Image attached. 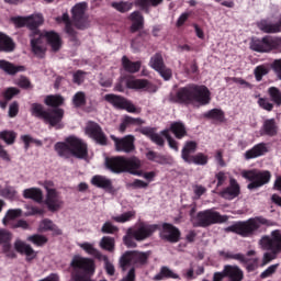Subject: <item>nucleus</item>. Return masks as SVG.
<instances>
[{
    "instance_id": "6e6552de",
    "label": "nucleus",
    "mask_w": 281,
    "mask_h": 281,
    "mask_svg": "<svg viewBox=\"0 0 281 281\" xmlns=\"http://www.w3.org/2000/svg\"><path fill=\"white\" fill-rule=\"evenodd\" d=\"M250 49H252V52H259L260 54H267L273 52V49H279L278 37L265 36L261 40H251Z\"/></svg>"
},
{
    "instance_id": "bf43d9fd",
    "label": "nucleus",
    "mask_w": 281,
    "mask_h": 281,
    "mask_svg": "<svg viewBox=\"0 0 281 281\" xmlns=\"http://www.w3.org/2000/svg\"><path fill=\"white\" fill-rule=\"evenodd\" d=\"M99 260H103L104 262V269L108 273V276H115V266L109 261V257L106 255H103L99 258Z\"/></svg>"
},
{
    "instance_id": "c03bdc74",
    "label": "nucleus",
    "mask_w": 281,
    "mask_h": 281,
    "mask_svg": "<svg viewBox=\"0 0 281 281\" xmlns=\"http://www.w3.org/2000/svg\"><path fill=\"white\" fill-rule=\"evenodd\" d=\"M0 139L7 144V146H12L16 142V132L11 130H4L0 132Z\"/></svg>"
},
{
    "instance_id": "2f4dec72",
    "label": "nucleus",
    "mask_w": 281,
    "mask_h": 281,
    "mask_svg": "<svg viewBox=\"0 0 281 281\" xmlns=\"http://www.w3.org/2000/svg\"><path fill=\"white\" fill-rule=\"evenodd\" d=\"M192 153H196V142L194 140L187 142L182 148L181 158L186 164H192V156H190Z\"/></svg>"
},
{
    "instance_id": "58836bf2",
    "label": "nucleus",
    "mask_w": 281,
    "mask_h": 281,
    "mask_svg": "<svg viewBox=\"0 0 281 281\" xmlns=\"http://www.w3.org/2000/svg\"><path fill=\"white\" fill-rule=\"evenodd\" d=\"M262 133H265V135H269L270 137L278 135V123H276V119H268L263 122Z\"/></svg>"
},
{
    "instance_id": "c9c22d12",
    "label": "nucleus",
    "mask_w": 281,
    "mask_h": 281,
    "mask_svg": "<svg viewBox=\"0 0 281 281\" xmlns=\"http://www.w3.org/2000/svg\"><path fill=\"white\" fill-rule=\"evenodd\" d=\"M27 19V27L29 30H32L33 32H36V27L43 25V23H45V19H43V14L41 13H35L32 15L26 16Z\"/></svg>"
},
{
    "instance_id": "cd10ccee",
    "label": "nucleus",
    "mask_w": 281,
    "mask_h": 281,
    "mask_svg": "<svg viewBox=\"0 0 281 281\" xmlns=\"http://www.w3.org/2000/svg\"><path fill=\"white\" fill-rule=\"evenodd\" d=\"M91 183L95 188H101L102 190H108L109 192L113 191V181L104 176L97 175L92 177Z\"/></svg>"
},
{
    "instance_id": "423d86ee",
    "label": "nucleus",
    "mask_w": 281,
    "mask_h": 281,
    "mask_svg": "<svg viewBox=\"0 0 281 281\" xmlns=\"http://www.w3.org/2000/svg\"><path fill=\"white\" fill-rule=\"evenodd\" d=\"M261 225H267V221L263 217H255L250 218L246 222H239L228 228L229 232H235V234H239V236H251L254 232L260 229Z\"/></svg>"
},
{
    "instance_id": "5701e85b",
    "label": "nucleus",
    "mask_w": 281,
    "mask_h": 281,
    "mask_svg": "<svg viewBox=\"0 0 281 281\" xmlns=\"http://www.w3.org/2000/svg\"><path fill=\"white\" fill-rule=\"evenodd\" d=\"M0 70L7 74V76H16V74L25 71V66L14 65L5 59H1Z\"/></svg>"
},
{
    "instance_id": "7ed1b4c3",
    "label": "nucleus",
    "mask_w": 281,
    "mask_h": 281,
    "mask_svg": "<svg viewBox=\"0 0 281 281\" xmlns=\"http://www.w3.org/2000/svg\"><path fill=\"white\" fill-rule=\"evenodd\" d=\"M157 232V224H146L140 223L136 229L133 227L127 228L125 236L123 237V243L126 247L135 248L138 243L146 240L153 236V233Z\"/></svg>"
},
{
    "instance_id": "1a4fd4ad",
    "label": "nucleus",
    "mask_w": 281,
    "mask_h": 281,
    "mask_svg": "<svg viewBox=\"0 0 281 281\" xmlns=\"http://www.w3.org/2000/svg\"><path fill=\"white\" fill-rule=\"evenodd\" d=\"M149 256L150 254L148 252L128 251L121 257L120 266L123 271H126L131 265H146Z\"/></svg>"
},
{
    "instance_id": "dca6fc26",
    "label": "nucleus",
    "mask_w": 281,
    "mask_h": 281,
    "mask_svg": "<svg viewBox=\"0 0 281 281\" xmlns=\"http://www.w3.org/2000/svg\"><path fill=\"white\" fill-rule=\"evenodd\" d=\"M105 166L111 172L121 175V172H126V158L122 156L108 158L105 159Z\"/></svg>"
},
{
    "instance_id": "f704fd0d",
    "label": "nucleus",
    "mask_w": 281,
    "mask_h": 281,
    "mask_svg": "<svg viewBox=\"0 0 281 281\" xmlns=\"http://www.w3.org/2000/svg\"><path fill=\"white\" fill-rule=\"evenodd\" d=\"M24 199H32L35 203H43V190L38 188H29L23 191Z\"/></svg>"
},
{
    "instance_id": "338daca9",
    "label": "nucleus",
    "mask_w": 281,
    "mask_h": 281,
    "mask_svg": "<svg viewBox=\"0 0 281 281\" xmlns=\"http://www.w3.org/2000/svg\"><path fill=\"white\" fill-rule=\"evenodd\" d=\"M19 89L18 88H14V87H11V88H8L4 92H3V97L7 99V100H12L14 95H19Z\"/></svg>"
},
{
    "instance_id": "13d9d810",
    "label": "nucleus",
    "mask_w": 281,
    "mask_h": 281,
    "mask_svg": "<svg viewBox=\"0 0 281 281\" xmlns=\"http://www.w3.org/2000/svg\"><path fill=\"white\" fill-rule=\"evenodd\" d=\"M170 131L169 130H164L161 132V135H164V137H166L168 144H169V147L172 149V150H176V153H179V145L177 144V140H175V138L171 137V135L169 134Z\"/></svg>"
},
{
    "instance_id": "09e8293b",
    "label": "nucleus",
    "mask_w": 281,
    "mask_h": 281,
    "mask_svg": "<svg viewBox=\"0 0 281 281\" xmlns=\"http://www.w3.org/2000/svg\"><path fill=\"white\" fill-rule=\"evenodd\" d=\"M204 117H209V120H215V122H224L225 121V114L218 110L213 109L204 114Z\"/></svg>"
},
{
    "instance_id": "603ef678",
    "label": "nucleus",
    "mask_w": 281,
    "mask_h": 281,
    "mask_svg": "<svg viewBox=\"0 0 281 281\" xmlns=\"http://www.w3.org/2000/svg\"><path fill=\"white\" fill-rule=\"evenodd\" d=\"M21 209H11L5 213V216L2 220L3 225H8L10 221H14V218H19L21 216Z\"/></svg>"
},
{
    "instance_id": "a878e982",
    "label": "nucleus",
    "mask_w": 281,
    "mask_h": 281,
    "mask_svg": "<svg viewBox=\"0 0 281 281\" xmlns=\"http://www.w3.org/2000/svg\"><path fill=\"white\" fill-rule=\"evenodd\" d=\"M224 273L228 278V281H243V278H245L243 270L238 266H224Z\"/></svg>"
},
{
    "instance_id": "f257e3e1",
    "label": "nucleus",
    "mask_w": 281,
    "mask_h": 281,
    "mask_svg": "<svg viewBox=\"0 0 281 281\" xmlns=\"http://www.w3.org/2000/svg\"><path fill=\"white\" fill-rule=\"evenodd\" d=\"M212 93L205 86H191L178 90L176 98H170L171 102H187L195 106L210 104Z\"/></svg>"
},
{
    "instance_id": "473e14b6",
    "label": "nucleus",
    "mask_w": 281,
    "mask_h": 281,
    "mask_svg": "<svg viewBox=\"0 0 281 281\" xmlns=\"http://www.w3.org/2000/svg\"><path fill=\"white\" fill-rule=\"evenodd\" d=\"M10 240H12V234L5 229H0V245H3V251L7 256L14 257V252H11L12 246H10Z\"/></svg>"
},
{
    "instance_id": "ddd939ff",
    "label": "nucleus",
    "mask_w": 281,
    "mask_h": 281,
    "mask_svg": "<svg viewBox=\"0 0 281 281\" xmlns=\"http://www.w3.org/2000/svg\"><path fill=\"white\" fill-rule=\"evenodd\" d=\"M259 245L262 249H272L281 251V234L280 231H273L271 236H265L260 239Z\"/></svg>"
},
{
    "instance_id": "b1692460",
    "label": "nucleus",
    "mask_w": 281,
    "mask_h": 281,
    "mask_svg": "<svg viewBox=\"0 0 281 281\" xmlns=\"http://www.w3.org/2000/svg\"><path fill=\"white\" fill-rule=\"evenodd\" d=\"M64 115L65 111H63V109H55L50 112H46L44 116V122H46L50 126H58L60 122H63Z\"/></svg>"
},
{
    "instance_id": "ea45409f",
    "label": "nucleus",
    "mask_w": 281,
    "mask_h": 281,
    "mask_svg": "<svg viewBox=\"0 0 281 281\" xmlns=\"http://www.w3.org/2000/svg\"><path fill=\"white\" fill-rule=\"evenodd\" d=\"M164 278H168L171 280H181V277L177 274V272H173L172 269L168 267H162L160 269V272L154 277V280L159 281L164 280Z\"/></svg>"
},
{
    "instance_id": "79ce46f5",
    "label": "nucleus",
    "mask_w": 281,
    "mask_h": 281,
    "mask_svg": "<svg viewBox=\"0 0 281 281\" xmlns=\"http://www.w3.org/2000/svg\"><path fill=\"white\" fill-rule=\"evenodd\" d=\"M99 247L103 249L104 251H109L110 254H113L115 251V238L110 236H104L99 241Z\"/></svg>"
},
{
    "instance_id": "9d476101",
    "label": "nucleus",
    "mask_w": 281,
    "mask_h": 281,
    "mask_svg": "<svg viewBox=\"0 0 281 281\" xmlns=\"http://www.w3.org/2000/svg\"><path fill=\"white\" fill-rule=\"evenodd\" d=\"M87 3L80 2L72 8V23L77 30H87L89 27V15H87Z\"/></svg>"
},
{
    "instance_id": "393cba45",
    "label": "nucleus",
    "mask_w": 281,
    "mask_h": 281,
    "mask_svg": "<svg viewBox=\"0 0 281 281\" xmlns=\"http://www.w3.org/2000/svg\"><path fill=\"white\" fill-rule=\"evenodd\" d=\"M128 21H131V32H139L140 30H144V15L139 11H133L128 15Z\"/></svg>"
},
{
    "instance_id": "a18cd8bd",
    "label": "nucleus",
    "mask_w": 281,
    "mask_h": 281,
    "mask_svg": "<svg viewBox=\"0 0 281 281\" xmlns=\"http://www.w3.org/2000/svg\"><path fill=\"white\" fill-rule=\"evenodd\" d=\"M136 214L137 213L135 211H127L121 215L112 216V221L115 223H128V221H133V218H135Z\"/></svg>"
},
{
    "instance_id": "052dcab7",
    "label": "nucleus",
    "mask_w": 281,
    "mask_h": 281,
    "mask_svg": "<svg viewBox=\"0 0 281 281\" xmlns=\"http://www.w3.org/2000/svg\"><path fill=\"white\" fill-rule=\"evenodd\" d=\"M128 188H132V190H146L148 188V182L140 180V179H135L133 182H130Z\"/></svg>"
},
{
    "instance_id": "49530a36",
    "label": "nucleus",
    "mask_w": 281,
    "mask_h": 281,
    "mask_svg": "<svg viewBox=\"0 0 281 281\" xmlns=\"http://www.w3.org/2000/svg\"><path fill=\"white\" fill-rule=\"evenodd\" d=\"M26 240H29V243H32L36 247H43V245H47L48 241L47 236L40 234L29 236Z\"/></svg>"
},
{
    "instance_id": "72a5a7b5",
    "label": "nucleus",
    "mask_w": 281,
    "mask_h": 281,
    "mask_svg": "<svg viewBox=\"0 0 281 281\" xmlns=\"http://www.w3.org/2000/svg\"><path fill=\"white\" fill-rule=\"evenodd\" d=\"M259 30L261 32H265L266 34H276L280 32V24L279 23H272L271 21L261 20L258 23Z\"/></svg>"
},
{
    "instance_id": "f8f14e48",
    "label": "nucleus",
    "mask_w": 281,
    "mask_h": 281,
    "mask_svg": "<svg viewBox=\"0 0 281 281\" xmlns=\"http://www.w3.org/2000/svg\"><path fill=\"white\" fill-rule=\"evenodd\" d=\"M114 142L116 153H133L135 150V136L127 135L123 138L111 136Z\"/></svg>"
},
{
    "instance_id": "aec40b11",
    "label": "nucleus",
    "mask_w": 281,
    "mask_h": 281,
    "mask_svg": "<svg viewBox=\"0 0 281 281\" xmlns=\"http://www.w3.org/2000/svg\"><path fill=\"white\" fill-rule=\"evenodd\" d=\"M127 89H145L149 93H156L157 86L148 82L146 79H130L126 82Z\"/></svg>"
},
{
    "instance_id": "f3484780",
    "label": "nucleus",
    "mask_w": 281,
    "mask_h": 281,
    "mask_svg": "<svg viewBox=\"0 0 281 281\" xmlns=\"http://www.w3.org/2000/svg\"><path fill=\"white\" fill-rule=\"evenodd\" d=\"M160 237L164 240H168V243H179V238H181V232H179V228L175 227L172 224L166 223L162 225Z\"/></svg>"
},
{
    "instance_id": "412c9836",
    "label": "nucleus",
    "mask_w": 281,
    "mask_h": 281,
    "mask_svg": "<svg viewBox=\"0 0 281 281\" xmlns=\"http://www.w3.org/2000/svg\"><path fill=\"white\" fill-rule=\"evenodd\" d=\"M37 232L41 234H45V232H52L53 236H60L63 235V229L58 227L52 220L44 218L40 222Z\"/></svg>"
},
{
    "instance_id": "69168bd1",
    "label": "nucleus",
    "mask_w": 281,
    "mask_h": 281,
    "mask_svg": "<svg viewBox=\"0 0 281 281\" xmlns=\"http://www.w3.org/2000/svg\"><path fill=\"white\" fill-rule=\"evenodd\" d=\"M11 21L16 27H27V16H15Z\"/></svg>"
},
{
    "instance_id": "864d4df0",
    "label": "nucleus",
    "mask_w": 281,
    "mask_h": 281,
    "mask_svg": "<svg viewBox=\"0 0 281 281\" xmlns=\"http://www.w3.org/2000/svg\"><path fill=\"white\" fill-rule=\"evenodd\" d=\"M0 196H3V199H15L16 190L9 186H0Z\"/></svg>"
},
{
    "instance_id": "9b49d317",
    "label": "nucleus",
    "mask_w": 281,
    "mask_h": 281,
    "mask_svg": "<svg viewBox=\"0 0 281 281\" xmlns=\"http://www.w3.org/2000/svg\"><path fill=\"white\" fill-rule=\"evenodd\" d=\"M103 100H105V102H109V104H112L114 109H123L127 111V113H137V108H135V104L124 99L123 97L116 94H105L103 97Z\"/></svg>"
},
{
    "instance_id": "bb28decb",
    "label": "nucleus",
    "mask_w": 281,
    "mask_h": 281,
    "mask_svg": "<svg viewBox=\"0 0 281 281\" xmlns=\"http://www.w3.org/2000/svg\"><path fill=\"white\" fill-rule=\"evenodd\" d=\"M229 183L231 187L222 191L221 196H223V199H228V201H232V199H236V196L240 194V187L238 186V182L234 178L229 179Z\"/></svg>"
},
{
    "instance_id": "774afa93",
    "label": "nucleus",
    "mask_w": 281,
    "mask_h": 281,
    "mask_svg": "<svg viewBox=\"0 0 281 281\" xmlns=\"http://www.w3.org/2000/svg\"><path fill=\"white\" fill-rule=\"evenodd\" d=\"M272 69L277 75V78L281 80V59H276L272 64Z\"/></svg>"
},
{
    "instance_id": "8fccbe9b",
    "label": "nucleus",
    "mask_w": 281,
    "mask_h": 281,
    "mask_svg": "<svg viewBox=\"0 0 281 281\" xmlns=\"http://www.w3.org/2000/svg\"><path fill=\"white\" fill-rule=\"evenodd\" d=\"M149 65L151 69H155V71H161V68L166 66L164 65V57L159 54L151 57Z\"/></svg>"
},
{
    "instance_id": "0eeeda50",
    "label": "nucleus",
    "mask_w": 281,
    "mask_h": 281,
    "mask_svg": "<svg viewBox=\"0 0 281 281\" xmlns=\"http://www.w3.org/2000/svg\"><path fill=\"white\" fill-rule=\"evenodd\" d=\"M241 177L250 181L248 184V190H256L257 188H262L271 181V172L269 171H259L256 169L243 171Z\"/></svg>"
},
{
    "instance_id": "20e7f679",
    "label": "nucleus",
    "mask_w": 281,
    "mask_h": 281,
    "mask_svg": "<svg viewBox=\"0 0 281 281\" xmlns=\"http://www.w3.org/2000/svg\"><path fill=\"white\" fill-rule=\"evenodd\" d=\"M44 189L46 191L44 203L47 210L49 212H58L63 210L65 201L63 200V195L60 194V192L54 188V182H44Z\"/></svg>"
},
{
    "instance_id": "4d7b16f0",
    "label": "nucleus",
    "mask_w": 281,
    "mask_h": 281,
    "mask_svg": "<svg viewBox=\"0 0 281 281\" xmlns=\"http://www.w3.org/2000/svg\"><path fill=\"white\" fill-rule=\"evenodd\" d=\"M31 113L32 115H35V117H42L43 120L45 119V115L47 112L43 110V105L38 103H33L31 106Z\"/></svg>"
},
{
    "instance_id": "a211bd4d",
    "label": "nucleus",
    "mask_w": 281,
    "mask_h": 281,
    "mask_svg": "<svg viewBox=\"0 0 281 281\" xmlns=\"http://www.w3.org/2000/svg\"><path fill=\"white\" fill-rule=\"evenodd\" d=\"M14 249L18 251V254L26 256L27 262L36 259V256H38V252H36V250H34L31 245L21 239H16L14 241Z\"/></svg>"
},
{
    "instance_id": "4be33fe9",
    "label": "nucleus",
    "mask_w": 281,
    "mask_h": 281,
    "mask_svg": "<svg viewBox=\"0 0 281 281\" xmlns=\"http://www.w3.org/2000/svg\"><path fill=\"white\" fill-rule=\"evenodd\" d=\"M142 160L139 158L133 156L130 158H125V172H130V175H134L135 177H142Z\"/></svg>"
},
{
    "instance_id": "f03ea898",
    "label": "nucleus",
    "mask_w": 281,
    "mask_h": 281,
    "mask_svg": "<svg viewBox=\"0 0 281 281\" xmlns=\"http://www.w3.org/2000/svg\"><path fill=\"white\" fill-rule=\"evenodd\" d=\"M55 150L59 157H77V159H85L87 157V144L76 136H69L64 143H57Z\"/></svg>"
},
{
    "instance_id": "2eb2a0df",
    "label": "nucleus",
    "mask_w": 281,
    "mask_h": 281,
    "mask_svg": "<svg viewBox=\"0 0 281 281\" xmlns=\"http://www.w3.org/2000/svg\"><path fill=\"white\" fill-rule=\"evenodd\" d=\"M86 135L88 137H91V139H94L98 144H101V146H104L106 144V136H104V133H102V128H100V125L93 122H88L86 126Z\"/></svg>"
},
{
    "instance_id": "c756f323",
    "label": "nucleus",
    "mask_w": 281,
    "mask_h": 281,
    "mask_svg": "<svg viewBox=\"0 0 281 281\" xmlns=\"http://www.w3.org/2000/svg\"><path fill=\"white\" fill-rule=\"evenodd\" d=\"M267 145L265 143H260L255 145L251 149L247 150L244 154L245 159H257V157H262L267 153Z\"/></svg>"
},
{
    "instance_id": "3c124183",
    "label": "nucleus",
    "mask_w": 281,
    "mask_h": 281,
    "mask_svg": "<svg viewBox=\"0 0 281 281\" xmlns=\"http://www.w3.org/2000/svg\"><path fill=\"white\" fill-rule=\"evenodd\" d=\"M190 160L191 164H195V166H207L209 157L203 153H198L191 156Z\"/></svg>"
},
{
    "instance_id": "37998d69",
    "label": "nucleus",
    "mask_w": 281,
    "mask_h": 281,
    "mask_svg": "<svg viewBox=\"0 0 281 281\" xmlns=\"http://www.w3.org/2000/svg\"><path fill=\"white\" fill-rule=\"evenodd\" d=\"M122 65L125 71L130 74H137V71L142 68V63L139 61H131L126 56L122 58Z\"/></svg>"
},
{
    "instance_id": "c85d7f7f",
    "label": "nucleus",
    "mask_w": 281,
    "mask_h": 281,
    "mask_svg": "<svg viewBox=\"0 0 281 281\" xmlns=\"http://www.w3.org/2000/svg\"><path fill=\"white\" fill-rule=\"evenodd\" d=\"M78 247L85 251L88 256H92L93 258H97V260H100L104 255L95 248V244L89 243V241H82L78 243Z\"/></svg>"
},
{
    "instance_id": "e433bc0d",
    "label": "nucleus",
    "mask_w": 281,
    "mask_h": 281,
    "mask_svg": "<svg viewBox=\"0 0 281 281\" xmlns=\"http://www.w3.org/2000/svg\"><path fill=\"white\" fill-rule=\"evenodd\" d=\"M57 23H64L67 34L70 36L71 41H76V31L71 27V22L69 21V14L64 13L61 16L55 19Z\"/></svg>"
},
{
    "instance_id": "6e6d98bb",
    "label": "nucleus",
    "mask_w": 281,
    "mask_h": 281,
    "mask_svg": "<svg viewBox=\"0 0 281 281\" xmlns=\"http://www.w3.org/2000/svg\"><path fill=\"white\" fill-rule=\"evenodd\" d=\"M268 93L270 99L277 104V106H281V92L278 88L271 87L268 89Z\"/></svg>"
},
{
    "instance_id": "39448f33",
    "label": "nucleus",
    "mask_w": 281,
    "mask_h": 281,
    "mask_svg": "<svg viewBox=\"0 0 281 281\" xmlns=\"http://www.w3.org/2000/svg\"><path fill=\"white\" fill-rule=\"evenodd\" d=\"M227 215H221L218 212L204 211L200 212L196 216L191 213V222L194 227H209V225H214L215 223H226Z\"/></svg>"
},
{
    "instance_id": "7c9ffc66",
    "label": "nucleus",
    "mask_w": 281,
    "mask_h": 281,
    "mask_svg": "<svg viewBox=\"0 0 281 281\" xmlns=\"http://www.w3.org/2000/svg\"><path fill=\"white\" fill-rule=\"evenodd\" d=\"M142 124H144V120L139 119V117H132L128 115H125L122 117L119 131L120 133H125L126 128H128V126H142Z\"/></svg>"
},
{
    "instance_id": "de8ad7c7",
    "label": "nucleus",
    "mask_w": 281,
    "mask_h": 281,
    "mask_svg": "<svg viewBox=\"0 0 281 281\" xmlns=\"http://www.w3.org/2000/svg\"><path fill=\"white\" fill-rule=\"evenodd\" d=\"M111 5L114 10L122 13L131 12V10H133V2L128 1L112 2Z\"/></svg>"
},
{
    "instance_id": "4468645a",
    "label": "nucleus",
    "mask_w": 281,
    "mask_h": 281,
    "mask_svg": "<svg viewBox=\"0 0 281 281\" xmlns=\"http://www.w3.org/2000/svg\"><path fill=\"white\" fill-rule=\"evenodd\" d=\"M31 49L33 54L40 58L45 54V40L43 38V33H41L38 30L31 33Z\"/></svg>"
},
{
    "instance_id": "0e129e2a",
    "label": "nucleus",
    "mask_w": 281,
    "mask_h": 281,
    "mask_svg": "<svg viewBox=\"0 0 281 281\" xmlns=\"http://www.w3.org/2000/svg\"><path fill=\"white\" fill-rule=\"evenodd\" d=\"M101 232L103 234H115V232H119L117 226L113 225L111 222H105L103 226L101 227Z\"/></svg>"
},
{
    "instance_id": "4c0bfd02",
    "label": "nucleus",
    "mask_w": 281,
    "mask_h": 281,
    "mask_svg": "<svg viewBox=\"0 0 281 281\" xmlns=\"http://www.w3.org/2000/svg\"><path fill=\"white\" fill-rule=\"evenodd\" d=\"M14 47V41H12L5 33L0 32V52L10 53Z\"/></svg>"
},
{
    "instance_id": "a19ab883",
    "label": "nucleus",
    "mask_w": 281,
    "mask_h": 281,
    "mask_svg": "<svg viewBox=\"0 0 281 281\" xmlns=\"http://www.w3.org/2000/svg\"><path fill=\"white\" fill-rule=\"evenodd\" d=\"M170 131L173 133L177 139H183L186 135H188V131L186 130V125L182 122H175L170 125Z\"/></svg>"
},
{
    "instance_id": "680f3d73",
    "label": "nucleus",
    "mask_w": 281,
    "mask_h": 281,
    "mask_svg": "<svg viewBox=\"0 0 281 281\" xmlns=\"http://www.w3.org/2000/svg\"><path fill=\"white\" fill-rule=\"evenodd\" d=\"M86 102L87 97L85 95V92H77L72 98L75 106H85Z\"/></svg>"
},
{
    "instance_id": "6ab92c4d",
    "label": "nucleus",
    "mask_w": 281,
    "mask_h": 281,
    "mask_svg": "<svg viewBox=\"0 0 281 281\" xmlns=\"http://www.w3.org/2000/svg\"><path fill=\"white\" fill-rule=\"evenodd\" d=\"M44 41H47L49 47L53 49V52H58L60 47H63V40L60 38V35L54 31H43L41 32Z\"/></svg>"
},
{
    "instance_id": "e2e57ef3",
    "label": "nucleus",
    "mask_w": 281,
    "mask_h": 281,
    "mask_svg": "<svg viewBox=\"0 0 281 281\" xmlns=\"http://www.w3.org/2000/svg\"><path fill=\"white\" fill-rule=\"evenodd\" d=\"M267 74H269V67L265 65L258 66L255 69V77L258 82H260V80H262V76H267Z\"/></svg>"
},
{
    "instance_id": "5fc2aeb1",
    "label": "nucleus",
    "mask_w": 281,
    "mask_h": 281,
    "mask_svg": "<svg viewBox=\"0 0 281 281\" xmlns=\"http://www.w3.org/2000/svg\"><path fill=\"white\" fill-rule=\"evenodd\" d=\"M63 102H65V99H63V97L58 94L48 95L45 99V104H47V106H60Z\"/></svg>"
}]
</instances>
